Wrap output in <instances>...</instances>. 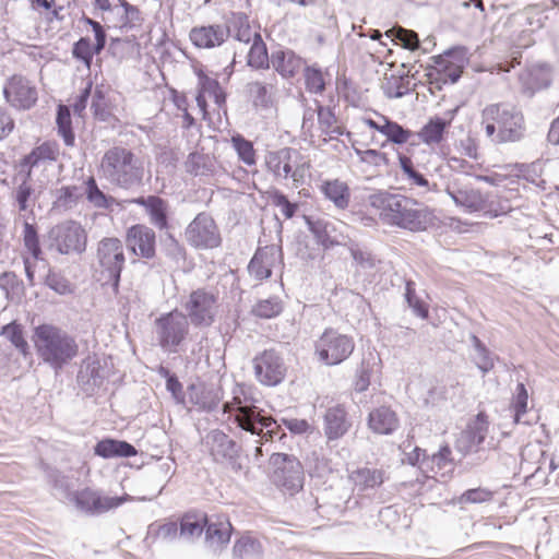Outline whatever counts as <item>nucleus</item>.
Instances as JSON below:
<instances>
[{
    "instance_id": "obj_1",
    "label": "nucleus",
    "mask_w": 559,
    "mask_h": 559,
    "mask_svg": "<svg viewBox=\"0 0 559 559\" xmlns=\"http://www.w3.org/2000/svg\"><path fill=\"white\" fill-rule=\"evenodd\" d=\"M367 203L380 222L389 227L416 233L425 230L431 222L428 206L401 193L377 190L368 195Z\"/></svg>"
},
{
    "instance_id": "obj_2",
    "label": "nucleus",
    "mask_w": 559,
    "mask_h": 559,
    "mask_svg": "<svg viewBox=\"0 0 559 559\" xmlns=\"http://www.w3.org/2000/svg\"><path fill=\"white\" fill-rule=\"evenodd\" d=\"M32 342L38 359L56 373L79 355V344L75 337L53 324L44 323L35 326Z\"/></svg>"
},
{
    "instance_id": "obj_3",
    "label": "nucleus",
    "mask_w": 559,
    "mask_h": 559,
    "mask_svg": "<svg viewBox=\"0 0 559 559\" xmlns=\"http://www.w3.org/2000/svg\"><path fill=\"white\" fill-rule=\"evenodd\" d=\"M233 394V400L224 404V411L236 413L235 421L241 429L252 435L262 436L266 440L272 439L276 423L271 417L261 415L257 406L260 399L253 392L252 386H236Z\"/></svg>"
},
{
    "instance_id": "obj_4",
    "label": "nucleus",
    "mask_w": 559,
    "mask_h": 559,
    "mask_svg": "<svg viewBox=\"0 0 559 559\" xmlns=\"http://www.w3.org/2000/svg\"><path fill=\"white\" fill-rule=\"evenodd\" d=\"M100 171L111 185L131 189L142 183L144 165L143 160L131 150L114 146L103 155Z\"/></svg>"
},
{
    "instance_id": "obj_5",
    "label": "nucleus",
    "mask_w": 559,
    "mask_h": 559,
    "mask_svg": "<svg viewBox=\"0 0 559 559\" xmlns=\"http://www.w3.org/2000/svg\"><path fill=\"white\" fill-rule=\"evenodd\" d=\"M96 258L97 281L103 286H111L117 293L126 262L122 241L114 237L102 239L97 246Z\"/></svg>"
},
{
    "instance_id": "obj_6",
    "label": "nucleus",
    "mask_w": 559,
    "mask_h": 559,
    "mask_svg": "<svg viewBox=\"0 0 559 559\" xmlns=\"http://www.w3.org/2000/svg\"><path fill=\"white\" fill-rule=\"evenodd\" d=\"M266 170L276 180L292 179L296 187L304 182L305 167L307 163L302 154L294 147H282L265 154Z\"/></svg>"
},
{
    "instance_id": "obj_7",
    "label": "nucleus",
    "mask_w": 559,
    "mask_h": 559,
    "mask_svg": "<svg viewBox=\"0 0 559 559\" xmlns=\"http://www.w3.org/2000/svg\"><path fill=\"white\" fill-rule=\"evenodd\" d=\"M158 345L166 353H178L189 333V321L178 310L162 314L154 322Z\"/></svg>"
},
{
    "instance_id": "obj_8",
    "label": "nucleus",
    "mask_w": 559,
    "mask_h": 559,
    "mask_svg": "<svg viewBox=\"0 0 559 559\" xmlns=\"http://www.w3.org/2000/svg\"><path fill=\"white\" fill-rule=\"evenodd\" d=\"M203 444L215 463L224 464L235 473H240L243 467L240 463V445L227 433L219 429H213L206 433Z\"/></svg>"
},
{
    "instance_id": "obj_9",
    "label": "nucleus",
    "mask_w": 559,
    "mask_h": 559,
    "mask_svg": "<svg viewBox=\"0 0 559 559\" xmlns=\"http://www.w3.org/2000/svg\"><path fill=\"white\" fill-rule=\"evenodd\" d=\"M355 348L354 340L336 330L326 329L314 344L316 355L326 366L346 360Z\"/></svg>"
},
{
    "instance_id": "obj_10",
    "label": "nucleus",
    "mask_w": 559,
    "mask_h": 559,
    "mask_svg": "<svg viewBox=\"0 0 559 559\" xmlns=\"http://www.w3.org/2000/svg\"><path fill=\"white\" fill-rule=\"evenodd\" d=\"M182 312L194 326H210L214 322L217 299L214 294L204 288H198L181 301Z\"/></svg>"
},
{
    "instance_id": "obj_11",
    "label": "nucleus",
    "mask_w": 559,
    "mask_h": 559,
    "mask_svg": "<svg viewBox=\"0 0 559 559\" xmlns=\"http://www.w3.org/2000/svg\"><path fill=\"white\" fill-rule=\"evenodd\" d=\"M51 246L61 254H81L86 250L87 234L75 221L62 222L50 230Z\"/></svg>"
},
{
    "instance_id": "obj_12",
    "label": "nucleus",
    "mask_w": 559,
    "mask_h": 559,
    "mask_svg": "<svg viewBox=\"0 0 559 559\" xmlns=\"http://www.w3.org/2000/svg\"><path fill=\"white\" fill-rule=\"evenodd\" d=\"M271 463L275 468L273 480L278 487L292 495L302 488L304 467L296 456L286 453H273Z\"/></svg>"
},
{
    "instance_id": "obj_13",
    "label": "nucleus",
    "mask_w": 559,
    "mask_h": 559,
    "mask_svg": "<svg viewBox=\"0 0 559 559\" xmlns=\"http://www.w3.org/2000/svg\"><path fill=\"white\" fill-rule=\"evenodd\" d=\"M444 191L464 212L474 213L486 207V199L479 190L471 185L465 175L457 174L450 177Z\"/></svg>"
},
{
    "instance_id": "obj_14",
    "label": "nucleus",
    "mask_w": 559,
    "mask_h": 559,
    "mask_svg": "<svg viewBox=\"0 0 559 559\" xmlns=\"http://www.w3.org/2000/svg\"><path fill=\"white\" fill-rule=\"evenodd\" d=\"M178 404L187 408L214 409L221 399V386H166Z\"/></svg>"
},
{
    "instance_id": "obj_15",
    "label": "nucleus",
    "mask_w": 559,
    "mask_h": 559,
    "mask_svg": "<svg viewBox=\"0 0 559 559\" xmlns=\"http://www.w3.org/2000/svg\"><path fill=\"white\" fill-rule=\"evenodd\" d=\"M186 240L197 249H213L221 245L219 230L205 212L199 213L185 230Z\"/></svg>"
},
{
    "instance_id": "obj_16",
    "label": "nucleus",
    "mask_w": 559,
    "mask_h": 559,
    "mask_svg": "<svg viewBox=\"0 0 559 559\" xmlns=\"http://www.w3.org/2000/svg\"><path fill=\"white\" fill-rule=\"evenodd\" d=\"M5 102L17 110H29L38 99L36 85L21 74L10 76L3 86Z\"/></svg>"
},
{
    "instance_id": "obj_17",
    "label": "nucleus",
    "mask_w": 559,
    "mask_h": 559,
    "mask_svg": "<svg viewBox=\"0 0 559 559\" xmlns=\"http://www.w3.org/2000/svg\"><path fill=\"white\" fill-rule=\"evenodd\" d=\"M488 432V416L480 412L467 423L465 429H463L456 437V451L464 456L481 451Z\"/></svg>"
},
{
    "instance_id": "obj_18",
    "label": "nucleus",
    "mask_w": 559,
    "mask_h": 559,
    "mask_svg": "<svg viewBox=\"0 0 559 559\" xmlns=\"http://www.w3.org/2000/svg\"><path fill=\"white\" fill-rule=\"evenodd\" d=\"M498 127L500 141L503 143L520 142L526 133L524 115L521 109L511 104L497 103Z\"/></svg>"
},
{
    "instance_id": "obj_19",
    "label": "nucleus",
    "mask_w": 559,
    "mask_h": 559,
    "mask_svg": "<svg viewBox=\"0 0 559 559\" xmlns=\"http://www.w3.org/2000/svg\"><path fill=\"white\" fill-rule=\"evenodd\" d=\"M75 508L88 515L105 513L116 509L126 500L123 497L103 496L91 488L74 491L70 497Z\"/></svg>"
},
{
    "instance_id": "obj_20",
    "label": "nucleus",
    "mask_w": 559,
    "mask_h": 559,
    "mask_svg": "<svg viewBox=\"0 0 559 559\" xmlns=\"http://www.w3.org/2000/svg\"><path fill=\"white\" fill-rule=\"evenodd\" d=\"M254 371L261 384H281L286 367L282 357L274 350H265L254 359Z\"/></svg>"
},
{
    "instance_id": "obj_21",
    "label": "nucleus",
    "mask_w": 559,
    "mask_h": 559,
    "mask_svg": "<svg viewBox=\"0 0 559 559\" xmlns=\"http://www.w3.org/2000/svg\"><path fill=\"white\" fill-rule=\"evenodd\" d=\"M456 111L457 109H453L445 112L443 117L437 115L430 117L415 135L429 147L439 146L447 140Z\"/></svg>"
},
{
    "instance_id": "obj_22",
    "label": "nucleus",
    "mask_w": 559,
    "mask_h": 559,
    "mask_svg": "<svg viewBox=\"0 0 559 559\" xmlns=\"http://www.w3.org/2000/svg\"><path fill=\"white\" fill-rule=\"evenodd\" d=\"M127 247L138 257L153 259L156 250L155 231L146 225L136 224L127 230Z\"/></svg>"
},
{
    "instance_id": "obj_23",
    "label": "nucleus",
    "mask_w": 559,
    "mask_h": 559,
    "mask_svg": "<svg viewBox=\"0 0 559 559\" xmlns=\"http://www.w3.org/2000/svg\"><path fill=\"white\" fill-rule=\"evenodd\" d=\"M231 524L223 516H207L204 528V542L212 551H219L227 546L231 536Z\"/></svg>"
},
{
    "instance_id": "obj_24",
    "label": "nucleus",
    "mask_w": 559,
    "mask_h": 559,
    "mask_svg": "<svg viewBox=\"0 0 559 559\" xmlns=\"http://www.w3.org/2000/svg\"><path fill=\"white\" fill-rule=\"evenodd\" d=\"M230 36V28L222 24L193 27L190 31V40L198 48H214L221 46Z\"/></svg>"
},
{
    "instance_id": "obj_25",
    "label": "nucleus",
    "mask_w": 559,
    "mask_h": 559,
    "mask_svg": "<svg viewBox=\"0 0 559 559\" xmlns=\"http://www.w3.org/2000/svg\"><path fill=\"white\" fill-rule=\"evenodd\" d=\"M454 460L449 445H442L438 452L423 457L420 469L423 473L432 474V477H449L454 471Z\"/></svg>"
},
{
    "instance_id": "obj_26",
    "label": "nucleus",
    "mask_w": 559,
    "mask_h": 559,
    "mask_svg": "<svg viewBox=\"0 0 559 559\" xmlns=\"http://www.w3.org/2000/svg\"><path fill=\"white\" fill-rule=\"evenodd\" d=\"M138 205L145 209L150 222L160 230L168 228V203L157 195L140 197L133 200Z\"/></svg>"
},
{
    "instance_id": "obj_27",
    "label": "nucleus",
    "mask_w": 559,
    "mask_h": 559,
    "mask_svg": "<svg viewBox=\"0 0 559 559\" xmlns=\"http://www.w3.org/2000/svg\"><path fill=\"white\" fill-rule=\"evenodd\" d=\"M109 374V368L105 360L96 356H87L81 364L78 373L79 384H102Z\"/></svg>"
},
{
    "instance_id": "obj_28",
    "label": "nucleus",
    "mask_w": 559,
    "mask_h": 559,
    "mask_svg": "<svg viewBox=\"0 0 559 559\" xmlns=\"http://www.w3.org/2000/svg\"><path fill=\"white\" fill-rule=\"evenodd\" d=\"M271 64L283 78H293L304 68L305 61L290 49H277L272 52Z\"/></svg>"
},
{
    "instance_id": "obj_29",
    "label": "nucleus",
    "mask_w": 559,
    "mask_h": 559,
    "mask_svg": "<svg viewBox=\"0 0 559 559\" xmlns=\"http://www.w3.org/2000/svg\"><path fill=\"white\" fill-rule=\"evenodd\" d=\"M350 428L346 411L343 406L330 407L324 415V433L329 440L342 438Z\"/></svg>"
},
{
    "instance_id": "obj_30",
    "label": "nucleus",
    "mask_w": 559,
    "mask_h": 559,
    "mask_svg": "<svg viewBox=\"0 0 559 559\" xmlns=\"http://www.w3.org/2000/svg\"><path fill=\"white\" fill-rule=\"evenodd\" d=\"M399 425L395 412L385 406L373 409L368 416V427L378 435H391Z\"/></svg>"
},
{
    "instance_id": "obj_31",
    "label": "nucleus",
    "mask_w": 559,
    "mask_h": 559,
    "mask_svg": "<svg viewBox=\"0 0 559 559\" xmlns=\"http://www.w3.org/2000/svg\"><path fill=\"white\" fill-rule=\"evenodd\" d=\"M277 252L274 247L259 248L248 265V272L257 281L266 280L272 274V258Z\"/></svg>"
},
{
    "instance_id": "obj_32",
    "label": "nucleus",
    "mask_w": 559,
    "mask_h": 559,
    "mask_svg": "<svg viewBox=\"0 0 559 559\" xmlns=\"http://www.w3.org/2000/svg\"><path fill=\"white\" fill-rule=\"evenodd\" d=\"M95 454L104 459L130 457L136 454L135 448L127 441L105 439L95 445Z\"/></svg>"
},
{
    "instance_id": "obj_33",
    "label": "nucleus",
    "mask_w": 559,
    "mask_h": 559,
    "mask_svg": "<svg viewBox=\"0 0 559 559\" xmlns=\"http://www.w3.org/2000/svg\"><path fill=\"white\" fill-rule=\"evenodd\" d=\"M321 192L340 210H345L349 204V188L346 182L340 179L324 181L321 185Z\"/></svg>"
},
{
    "instance_id": "obj_34",
    "label": "nucleus",
    "mask_w": 559,
    "mask_h": 559,
    "mask_svg": "<svg viewBox=\"0 0 559 559\" xmlns=\"http://www.w3.org/2000/svg\"><path fill=\"white\" fill-rule=\"evenodd\" d=\"M349 479L358 491L374 489L383 483V472L377 468L360 467L349 474Z\"/></svg>"
},
{
    "instance_id": "obj_35",
    "label": "nucleus",
    "mask_w": 559,
    "mask_h": 559,
    "mask_svg": "<svg viewBox=\"0 0 559 559\" xmlns=\"http://www.w3.org/2000/svg\"><path fill=\"white\" fill-rule=\"evenodd\" d=\"M207 523V515L203 513H187L182 516L179 527V536L192 542L201 537Z\"/></svg>"
},
{
    "instance_id": "obj_36",
    "label": "nucleus",
    "mask_w": 559,
    "mask_h": 559,
    "mask_svg": "<svg viewBox=\"0 0 559 559\" xmlns=\"http://www.w3.org/2000/svg\"><path fill=\"white\" fill-rule=\"evenodd\" d=\"M316 105L321 133L328 135L330 140L337 139L344 134V129L336 124L337 119L334 111L330 107L321 105L318 100H316Z\"/></svg>"
},
{
    "instance_id": "obj_37",
    "label": "nucleus",
    "mask_w": 559,
    "mask_h": 559,
    "mask_svg": "<svg viewBox=\"0 0 559 559\" xmlns=\"http://www.w3.org/2000/svg\"><path fill=\"white\" fill-rule=\"evenodd\" d=\"M511 409L515 424L531 425L536 420L532 409L528 408V394L525 386H518V393L512 401Z\"/></svg>"
},
{
    "instance_id": "obj_38",
    "label": "nucleus",
    "mask_w": 559,
    "mask_h": 559,
    "mask_svg": "<svg viewBox=\"0 0 559 559\" xmlns=\"http://www.w3.org/2000/svg\"><path fill=\"white\" fill-rule=\"evenodd\" d=\"M230 36L241 43H250L255 40V36L260 33L253 31L250 26L249 19L245 13H234L229 21Z\"/></svg>"
},
{
    "instance_id": "obj_39",
    "label": "nucleus",
    "mask_w": 559,
    "mask_h": 559,
    "mask_svg": "<svg viewBox=\"0 0 559 559\" xmlns=\"http://www.w3.org/2000/svg\"><path fill=\"white\" fill-rule=\"evenodd\" d=\"M262 552L261 543L249 535L237 539L233 547L234 559H260Z\"/></svg>"
},
{
    "instance_id": "obj_40",
    "label": "nucleus",
    "mask_w": 559,
    "mask_h": 559,
    "mask_svg": "<svg viewBox=\"0 0 559 559\" xmlns=\"http://www.w3.org/2000/svg\"><path fill=\"white\" fill-rule=\"evenodd\" d=\"M498 104L487 105L480 112V124L485 129L486 136L495 144H503L500 141L498 127Z\"/></svg>"
},
{
    "instance_id": "obj_41",
    "label": "nucleus",
    "mask_w": 559,
    "mask_h": 559,
    "mask_svg": "<svg viewBox=\"0 0 559 559\" xmlns=\"http://www.w3.org/2000/svg\"><path fill=\"white\" fill-rule=\"evenodd\" d=\"M84 194L90 204H92L96 209L107 210L109 209L115 199L110 195L105 194L98 187L96 179L93 176H90L84 181Z\"/></svg>"
},
{
    "instance_id": "obj_42",
    "label": "nucleus",
    "mask_w": 559,
    "mask_h": 559,
    "mask_svg": "<svg viewBox=\"0 0 559 559\" xmlns=\"http://www.w3.org/2000/svg\"><path fill=\"white\" fill-rule=\"evenodd\" d=\"M399 163L409 186L423 188L425 191L432 190L428 179L424 174L415 168L411 157L406 155H399Z\"/></svg>"
},
{
    "instance_id": "obj_43",
    "label": "nucleus",
    "mask_w": 559,
    "mask_h": 559,
    "mask_svg": "<svg viewBox=\"0 0 559 559\" xmlns=\"http://www.w3.org/2000/svg\"><path fill=\"white\" fill-rule=\"evenodd\" d=\"M381 119L383 121V130H381V134L386 136L388 141L394 144L403 145L415 135L413 131L403 128L401 124L385 116H381Z\"/></svg>"
},
{
    "instance_id": "obj_44",
    "label": "nucleus",
    "mask_w": 559,
    "mask_h": 559,
    "mask_svg": "<svg viewBox=\"0 0 559 559\" xmlns=\"http://www.w3.org/2000/svg\"><path fill=\"white\" fill-rule=\"evenodd\" d=\"M0 335L8 340L23 356L29 353V346L24 337L23 326L15 321L1 328Z\"/></svg>"
},
{
    "instance_id": "obj_45",
    "label": "nucleus",
    "mask_w": 559,
    "mask_h": 559,
    "mask_svg": "<svg viewBox=\"0 0 559 559\" xmlns=\"http://www.w3.org/2000/svg\"><path fill=\"white\" fill-rule=\"evenodd\" d=\"M270 63L271 58H269L266 45L261 35H257L248 52V66L254 69H267Z\"/></svg>"
},
{
    "instance_id": "obj_46",
    "label": "nucleus",
    "mask_w": 559,
    "mask_h": 559,
    "mask_svg": "<svg viewBox=\"0 0 559 559\" xmlns=\"http://www.w3.org/2000/svg\"><path fill=\"white\" fill-rule=\"evenodd\" d=\"M473 342V360L480 371L488 372L493 368V356L486 348V346L481 343V341L476 336L472 335Z\"/></svg>"
},
{
    "instance_id": "obj_47",
    "label": "nucleus",
    "mask_w": 559,
    "mask_h": 559,
    "mask_svg": "<svg viewBox=\"0 0 559 559\" xmlns=\"http://www.w3.org/2000/svg\"><path fill=\"white\" fill-rule=\"evenodd\" d=\"M29 178L31 171H27L23 181L14 190V200L17 203L20 212H26L28 210L32 211V206L34 204V200L32 199L34 188L29 183Z\"/></svg>"
},
{
    "instance_id": "obj_48",
    "label": "nucleus",
    "mask_w": 559,
    "mask_h": 559,
    "mask_svg": "<svg viewBox=\"0 0 559 559\" xmlns=\"http://www.w3.org/2000/svg\"><path fill=\"white\" fill-rule=\"evenodd\" d=\"M385 35L391 37L393 41L401 43L403 48L416 50L419 47V38L414 31L396 26L386 31Z\"/></svg>"
},
{
    "instance_id": "obj_49",
    "label": "nucleus",
    "mask_w": 559,
    "mask_h": 559,
    "mask_svg": "<svg viewBox=\"0 0 559 559\" xmlns=\"http://www.w3.org/2000/svg\"><path fill=\"white\" fill-rule=\"evenodd\" d=\"M58 132L67 146H73L74 133L71 127V115L67 106L60 105L57 111Z\"/></svg>"
},
{
    "instance_id": "obj_50",
    "label": "nucleus",
    "mask_w": 559,
    "mask_h": 559,
    "mask_svg": "<svg viewBox=\"0 0 559 559\" xmlns=\"http://www.w3.org/2000/svg\"><path fill=\"white\" fill-rule=\"evenodd\" d=\"M308 469L310 476L324 478L333 472V466L328 457L314 451L309 456Z\"/></svg>"
},
{
    "instance_id": "obj_51",
    "label": "nucleus",
    "mask_w": 559,
    "mask_h": 559,
    "mask_svg": "<svg viewBox=\"0 0 559 559\" xmlns=\"http://www.w3.org/2000/svg\"><path fill=\"white\" fill-rule=\"evenodd\" d=\"M305 84L308 92L321 94L325 90V81L322 70L317 66L305 67Z\"/></svg>"
},
{
    "instance_id": "obj_52",
    "label": "nucleus",
    "mask_w": 559,
    "mask_h": 559,
    "mask_svg": "<svg viewBox=\"0 0 559 559\" xmlns=\"http://www.w3.org/2000/svg\"><path fill=\"white\" fill-rule=\"evenodd\" d=\"M45 284L59 295H69L74 292V286L70 281L63 274L52 269H49L45 277Z\"/></svg>"
},
{
    "instance_id": "obj_53",
    "label": "nucleus",
    "mask_w": 559,
    "mask_h": 559,
    "mask_svg": "<svg viewBox=\"0 0 559 559\" xmlns=\"http://www.w3.org/2000/svg\"><path fill=\"white\" fill-rule=\"evenodd\" d=\"M283 310L282 301L278 297H271L260 300L252 309V312L260 318L271 319L278 316Z\"/></svg>"
},
{
    "instance_id": "obj_54",
    "label": "nucleus",
    "mask_w": 559,
    "mask_h": 559,
    "mask_svg": "<svg viewBox=\"0 0 559 559\" xmlns=\"http://www.w3.org/2000/svg\"><path fill=\"white\" fill-rule=\"evenodd\" d=\"M23 241L25 248L29 251L34 260H39L41 257V248L35 226L27 221L23 225Z\"/></svg>"
},
{
    "instance_id": "obj_55",
    "label": "nucleus",
    "mask_w": 559,
    "mask_h": 559,
    "mask_svg": "<svg viewBox=\"0 0 559 559\" xmlns=\"http://www.w3.org/2000/svg\"><path fill=\"white\" fill-rule=\"evenodd\" d=\"M231 143L239 158L245 164L253 165L255 163V152L250 141L246 140L242 135L237 134L231 138Z\"/></svg>"
},
{
    "instance_id": "obj_56",
    "label": "nucleus",
    "mask_w": 559,
    "mask_h": 559,
    "mask_svg": "<svg viewBox=\"0 0 559 559\" xmlns=\"http://www.w3.org/2000/svg\"><path fill=\"white\" fill-rule=\"evenodd\" d=\"M405 300L413 309L414 313L419 318L426 319L428 317V309L420 298L416 295L415 283L407 281L405 285Z\"/></svg>"
},
{
    "instance_id": "obj_57",
    "label": "nucleus",
    "mask_w": 559,
    "mask_h": 559,
    "mask_svg": "<svg viewBox=\"0 0 559 559\" xmlns=\"http://www.w3.org/2000/svg\"><path fill=\"white\" fill-rule=\"evenodd\" d=\"M72 55L75 59L81 60L86 68H90L93 61L94 47H92L91 39L88 37H81L73 45Z\"/></svg>"
},
{
    "instance_id": "obj_58",
    "label": "nucleus",
    "mask_w": 559,
    "mask_h": 559,
    "mask_svg": "<svg viewBox=\"0 0 559 559\" xmlns=\"http://www.w3.org/2000/svg\"><path fill=\"white\" fill-rule=\"evenodd\" d=\"M206 157L197 152L190 153L186 160V170L194 176L205 175L210 167L206 165Z\"/></svg>"
},
{
    "instance_id": "obj_59",
    "label": "nucleus",
    "mask_w": 559,
    "mask_h": 559,
    "mask_svg": "<svg viewBox=\"0 0 559 559\" xmlns=\"http://www.w3.org/2000/svg\"><path fill=\"white\" fill-rule=\"evenodd\" d=\"M271 200L274 206L281 209L282 214L285 218L289 219L294 217L298 210L297 203H292L287 197L281 191H274L271 195Z\"/></svg>"
},
{
    "instance_id": "obj_60",
    "label": "nucleus",
    "mask_w": 559,
    "mask_h": 559,
    "mask_svg": "<svg viewBox=\"0 0 559 559\" xmlns=\"http://www.w3.org/2000/svg\"><path fill=\"white\" fill-rule=\"evenodd\" d=\"M247 90L255 106L265 107L269 105L270 98L267 95V87L264 83L259 81L250 82L247 85Z\"/></svg>"
},
{
    "instance_id": "obj_61",
    "label": "nucleus",
    "mask_w": 559,
    "mask_h": 559,
    "mask_svg": "<svg viewBox=\"0 0 559 559\" xmlns=\"http://www.w3.org/2000/svg\"><path fill=\"white\" fill-rule=\"evenodd\" d=\"M492 499V492L486 488L466 490L460 498L462 503H483Z\"/></svg>"
},
{
    "instance_id": "obj_62",
    "label": "nucleus",
    "mask_w": 559,
    "mask_h": 559,
    "mask_svg": "<svg viewBox=\"0 0 559 559\" xmlns=\"http://www.w3.org/2000/svg\"><path fill=\"white\" fill-rule=\"evenodd\" d=\"M165 252L168 258L174 260L176 263L183 262L186 260V249L180 245L173 235H168L165 242Z\"/></svg>"
},
{
    "instance_id": "obj_63",
    "label": "nucleus",
    "mask_w": 559,
    "mask_h": 559,
    "mask_svg": "<svg viewBox=\"0 0 559 559\" xmlns=\"http://www.w3.org/2000/svg\"><path fill=\"white\" fill-rule=\"evenodd\" d=\"M383 88L389 98H401L409 92L408 81L404 82L402 78L389 81Z\"/></svg>"
},
{
    "instance_id": "obj_64",
    "label": "nucleus",
    "mask_w": 559,
    "mask_h": 559,
    "mask_svg": "<svg viewBox=\"0 0 559 559\" xmlns=\"http://www.w3.org/2000/svg\"><path fill=\"white\" fill-rule=\"evenodd\" d=\"M78 188L75 186L61 187L57 191V203L64 207H71L78 200Z\"/></svg>"
}]
</instances>
